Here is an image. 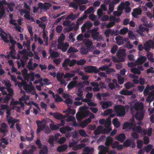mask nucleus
Segmentation results:
<instances>
[{"instance_id":"nucleus-1","label":"nucleus","mask_w":154,"mask_h":154,"mask_svg":"<svg viewBox=\"0 0 154 154\" xmlns=\"http://www.w3.org/2000/svg\"><path fill=\"white\" fill-rule=\"evenodd\" d=\"M114 109L117 116L122 117L125 114V107L122 105H118L115 106Z\"/></svg>"},{"instance_id":"nucleus-2","label":"nucleus","mask_w":154,"mask_h":154,"mask_svg":"<svg viewBox=\"0 0 154 154\" xmlns=\"http://www.w3.org/2000/svg\"><path fill=\"white\" fill-rule=\"evenodd\" d=\"M98 27L92 29L93 32L91 34V37L94 40L97 41H100L103 39L101 35H100L99 32H98Z\"/></svg>"},{"instance_id":"nucleus-3","label":"nucleus","mask_w":154,"mask_h":154,"mask_svg":"<svg viewBox=\"0 0 154 154\" xmlns=\"http://www.w3.org/2000/svg\"><path fill=\"white\" fill-rule=\"evenodd\" d=\"M136 123L134 119L132 118L129 120V122H125L122 127V129H126L128 128L129 130L132 129L133 126L136 125Z\"/></svg>"},{"instance_id":"nucleus-4","label":"nucleus","mask_w":154,"mask_h":154,"mask_svg":"<svg viewBox=\"0 0 154 154\" xmlns=\"http://www.w3.org/2000/svg\"><path fill=\"white\" fill-rule=\"evenodd\" d=\"M84 69L85 70V72L89 73H94L97 74L100 72L99 70L96 66H88L85 67Z\"/></svg>"},{"instance_id":"nucleus-5","label":"nucleus","mask_w":154,"mask_h":154,"mask_svg":"<svg viewBox=\"0 0 154 154\" xmlns=\"http://www.w3.org/2000/svg\"><path fill=\"white\" fill-rule=\"evenodd\" d=\"M8 127L7 125L4 123H2L1 125V128H0V133L3 134L2 137H4L7 135V133L8 132V131L7 129Z\"/></svg>"},{"instance_id":"nucleus-6","label":"nucleus","mask_w":154,"mask_h":154,"mask_svg":"<svg viewBox=\"0 0 154 154\" xmlns=\"http://www.w3.org/2000/svg\"><path fill=\"white\" fill-rule=\"evenodd\" d=\"M38 5L40 9L44 10L46 11L49 9L52 5L49 2H45L44 4L40 2L38 4Z\"/></svg>"},{"instance_id":"nucleus-7","label":"nucleus","mask_w":154,"mask_h":154,"mask_svg":"<svg viewBox=\"0 0 154 154\" xmlns=\"http://www.w3.org/2000/svg\"><path fill=\"white\" fill-rule=\"evenodd\" d=\"M126 50L124 49L119 50L116 53V55L118 58H124L125 59L126 56Z\"/></svg>"},{"instance_id":"nucleus-8","label":"nucleus","mask_w":154,"mask_h":154,"mask_svg":"<svg viewBox=\"0 0 154 154\" xmlns=\"http://www.w3.org/2000/svg\"><path fill=\"white\" fill-rule=\"evenodd\" d=\"M142 12L141 8H134L133 9V12H132L131 14L133 17L135 18H137V16L141 14Z\"/></svg>"},{"instance_id":"nucleus-9","label":"nucleus","mask_w":154,"mask_h":154,"mask_svg":"<svg viewBox=\"0 0 154 154\" xmlns=\"http://www.w3.org/2000/svg\"><path fill=\"white\" fill-rule=\"evenodd\" d=\"M146 60V58L145 56H141L135 61V63L137 65H141L143 64Z\"/></svg>"},{"instance_id":"nucleus-10","label":"nucleus","mask_w":154,"mask_h":154,"mask_svg":"<svg viewBox=\"0 0 154 154\" xmlns=\"http://www.w3.org/2000/svg\"><path fill=\"white\" fill-rule=\"evenodd\" d=\"M80 15V13H78L76 14H74L73 13H71L68 15L66 18L67 20L71 19L72 21L74 20L75 19L77 18Z\"/></svg>"},{"instance_id":"nucleus-11","label":"nucleus","mask_w":154,"mask_h":154,"mask_svg":"<svg viewBox=\"0 0 154 154\" xmlns=\"http://www.w3.org/2000/svg\"><path fill=\"white\" fill-rule=\"evenodd\" d=\"M80 15V13H78L76 14H74L73 13H71L68 15L66 18L67 20L71 19L72 21L74 20L75 19L77 18Z\"/></svg>"},{"instance_id":"nucleus-12","label":"nucleus","mask_w":154,"mask_h":154,"mask_svg":"<svg viewBox=\"0 0 154 154\" xmlns=\"http://www.w3.org/2000/svg\"><path fill=\"white\" fill-rule=\"evenodd\" d=\"M60 46L58 47V49H61L63 52H66L69 46V44L68 43H65L64 44H60Z\"/></svg>"},{"instance_id":"nucleus-13","label":"nucleus","mask_w":154,"mask_h":154,"mask_svg":"<svg viewBox=\"0 0 154 154\" xmlns=\"http://www.w3.org/2000/svg\"><path fill=\"white\" fill-rule=\"evenodd\" d=\"M151 40H149L146 41L144 44V49L146 51H149L151 48V42L150 41Z\"/></svg>"},{"instance_id":"nucleus-14","label":"nucleus","mask_w":154,"mask_h":154,"mask_svg":"<svg viewBox=\"0 0 154 154\" xmlns=\"http://www.w3.org/2000/svg\"><path fill=\"white\" fill-rule=\"evenodd\" d=\"M100 104L103 109H105L111 106L112 103L111 101H102L100 103Z\"/></svg>"},{"instance_id":"nucleus-15","label":"nucleus","mask_w":154,"mask_h":154,"mask_svg":"<svg viewBox=\"0 0 154 154\" xmlns=\"http://www.w3.org/2000/svg\"><path fill=\"white\" fill-rule=\"evenodd\" d=\"M115 139L120 142L122 143L126 139L125 135L124 134H120L116 136L115 137Z\"/></svg>"},{"instance_id":"nucleus-16","label":"nucleus","mask_w":154,"mask_h":154,"mask_svg":"<svg viewBox=\"0 0 154 154\" xmlns=\"http://www.w3.org/2000/svg\"><path fill=\"white\" fill-rule=\"evenodd\" d=\"M98 148L100 149V151L103 154H106V153L109 152V148L108 147H105L103 145H100L98 146Z\"/></svg>"},{"instance_id":"nucleus-17","label":"nucleus","mask_w":154,"mask_h":154,"mask_svg":"<svg viewBox=\"0 0 154 154\" xmlns=\"http://www.w3.org/2000/svg\"><path fill=\"white\" fill-rule=\"evenodd\" d=\"M38 122L39 123H41V122L40 121H38V122L37 121L36 122V124L38 125V128L37 129V133L38 134L39 133L42 131L46 127V125L45 124H43L42 125H39Z\"/></svg>"},{"instance_id":"nucleus-18","label":"nucleus","mask_w":154,"mask_h":154,"mask_svg":"<svg viewBox=\"0 0 154 154\" xmlns=\"http://www.w3.org/2000/svg\"><path fill=\"white\" fill-rule=\"evenodd\" d=\"M154 100V90L150 92L147 97L146 100L148 102H150Z\"/></svg>"},{"instance_id":"nucleus-19","label":"nucleus","mask_w":154,"mask_h":154,"mask_svg":"<svg viewBox=\"0 0 154 154\" xmlns=\"http://www.w3.org/2000/svg\"><path fill=\"white\" fill-rule=\"evenodd\" d=\"M78 81L76 80H73L71 81L68 85L67 88L69 89H71L75 87L77 85Z\"/></svg>"},{"instance_id":"nucleus-20","label":"nucleus","mask_w":154,"mask_h":154,"mask_svg":"<svg viewBox=\"0 0 154 154\" xmlns=\"http://www.w3.org/2000/svg\"><path fill=\"white\" fill-rule=\"evenodd\" d=\"M8 34L5 32H3L2 33H0V36L1 37L3 41L7 43H8L9 42L8 39Z\"/></svg>"},{"instance_id":"nucleus-21","label":"nucleus","mask_w":154,"mask_h":154,"mask_svg":"<svg viewBox=\"0 0 154 154\" xmlns=\"http://www.w3.org/2000/svg\"><path fill=\"white\" fill-rule=\"evenodd\" d=\"M119 93L124 95H130L133 94V91L132 90L128 91L122 89L120 91Z\"/></svg>"},{"instance_id":"nucleus-22","label":"nucleus","mask_w":154,"mask_h":154,"mask_svg":"<svg viewBox=\"0 0 154 154\" xmlns=\"http://www.w3.org/2000/svg\"><path fill=\"white\" fill-rule=\"evenodd\" d=\"M144 112L143 111H141L139 112L136 113L135 115L136 118L139 121H141L144 117Z\"/></svg>"},{"instance_id":"nucleus-23","label":"nucleus","mask_w":154,"mask_h":154,"mask_svg":"<svg viewBox=\"0 0 154 154\" xmlns=\"http://www.w3.org/2000/svg\"><path fill=\"white\" fill-rule=\"evenodd\" d=\"M103 127L102 126H98L94 132V134L95 136H97L100 134H102V129Z\"/></svg>"},{"instance_id":"nucleus-24","label":"nucleus","mask_w":154,"mask_h":154,"mask_svg":"<svg viewBox=\"0 0 154 154\" xmlns=\"http://www.w3.org/2000/svg\"><path fill=\"white\" fill-rule=\"evenodd\" d=\"M123 38L122 36L118 35L115 38L116 43L119 45H122L124 44Z\"/></svg>"},{"instance_id":"nucleus-25","label":"nucleus","mask_w":154,"mask_h":154,"mask_svg":"<svg viewBox=\"0 0 154 154\" xmlns=\"http://www.w3.org/2000/svg\"><path fill=\"white\" fill-rule=\"evenodd\" d=\"M68 148V146L66 144H63L59 146L57 148V150L59 152H63L67 149Z\"/></svg>"},{"instance_id":"nucleus-26","label":"nucleus","mask_w":154,"mask_h":154,"mask_svg":"<svg viewBox=\"0 0 154 154\" xmlns=\"http://www.w3.org/2000/svg\"><path fill=\"white\" fill-rule=\"evenodd\" d=\"M87 17V15L85 14L83 16L79 18L76 21V24L79 26L80 23L81 24L83 23V20L86 19Z\"/></svg>"},{"instance_id":"nucleus-27","label":"nucleus","mask_w":154,"mask_h":154,"mask_svg":"<svg viewBox=\"0 0 154 154\" xmlns=\"http://www.w3.org/2000/svg\"><path fill=\"white\" fill-rule=\"evenodd\" d=\"M83 43L88 48L93 45L92 42L89 39H85L83 40Z\"/></svg>"},{"instance_id":"nucleus-28","label":"nucleus","mask_w":154,"mask_h":154,"mask_svg":"<svg viewBox=\"0 0 154 154\" xmlns=\"http://www.w3.org/2000/svg\"><path fill=\"white\" fill-rule=\"evenodd\" d=\"M113 141V140L112 138L110 137L109 136H108L106 138L105 144L106 146H109L111 145Z\"/></svg>"},{"instance_id":"nucleus-29","label":"nucleus","mask_w":154,"mask_h":154,"mask_svg":"<svg viewBox=\"0 0 154 154\" xmlns=\"http://www.w3.org/2000/svg\"><path fill=\"white\" fill-rule=\"evenodd\" d=\"M10 11L12 12L14 11V7L15 6V3L13 2H11L10 3H8L7 5Z\"/></svg>"},{"instance_id":"nucleus-30","label":"nucleus","mask_w":154,"mask_h":154,"mask_svg":"<svg viewBox=\"0 0 154 154\" xmlns=\"http://www.w3.org/2000/svg\"><path fill=\"white\" fill-rule=\"evenodd\" d=\"M133 131H136L139 133H140L142 131V128L139 126L136 127V125L133 126L132 128Z\"/></svg>"},{"instance_id":"nucleus-31","label":"nucleus","mask_w":154,"mask_h":154,"mask_svg":"<svg viewBox=\"0 0 154 154\" xmlns=\"http://www.w3.org/2000/svg\"><path fill=\"white\" fill-rule=\"evenodd\" d=\"M85 145V143H81L74 146L73 148V149L75 151L77 150L84 147Z\"/></svg>"},{"instance_id":"nucleus-32","label":"nucleus","mask_w":154,"mask_h":154,"mask_svg":"<svg viewBox=\"0 0 154 154\" xmlns=\"http://www.w3.org/2000/svg\"><path fill=\"white\" fill-rule=\"evenodd\" d=\"M63 115L61 113H59L58 112H56L54 116V117L57 120L63 119Z\"/></svg>"},{"instance_id":"nucleus-33","label":"nucleus","mask_w":154,"mask_h":154,"mask_svg":"<svg viewBox=\"0 0 154 154\" xmlns=\"http://www.w3.org/2000/svg\"><path fill=\"white\" fill-rule=\"evenodd\" d=\"M83 26H85L87 29H89L92 26L93 24L90 21H88L83 24Z\"/></svg>"},{"instance_id":"nucleus-34","label":"nucleus","mask_w":154,"mask_h":154,"mask_svg":"<svg viewBox=\"0 0 154 154\" xmlns=\"http://www.w3.org/2000/svg\"><path fill=\"white\" fill-rule=\"evenodd\" d=\"M113 61L115 63H119L121 62H123L125 61V59L124 58H118V59L115 57H112Z\"/></svg>"},{"instance_id":"nucleus-35","label":"nucleus","mask_w":154,"mask_h":154,"mask_svg":"<svg viewBox=\"0 0 154 154\" xmlns=\"http://www.w3.org/2000/svg\"><path fill=\"white\" fill-rule=\"evenodd\" d=\"M79 5L85 4L88 2V0H73Z\"/></svg>"},{"instance_id":"nucleus-36","label":"nucleus","mask_w":154,"mask_h":154,"mask_svg":"<svg viewBox=\"0 0 154 154\" xmlns=\"http://www.w3.org/2000/svg\"><path fill=\"white\" fill-rule=\"evenodd\" d=\"M131 72L140 75L141 74L140 71L137 68L134 67L131 69Z\"/></svg>"},{"instance_id":"nucleus-37","label":"nucleus","mask_w":154,"mask_h":154,"mask_svg":"<svg viewBox=\"0 0 154 154\" xmlns=\"http://www.w3.org/2000/svg\"><path fill=\"white\" fill-rule=\"evenodd\" d=\"M113 110L111 109H108L105 110L103 114L104 116H106L110 115L113 112Z\"/></svg>"},{"instance_id":"nucleus-38","label":"nucleus","mask_w":154,"mask_h":154,"mask_svg":"<svg viewBox=\"0 0 154 154\" xmlns=\"http://www.w3.org/2000/svg\"><path fill=\"white\" fill-rule=\"evenodd\" d=\"M82 118H84L88 116L90 113V111L88 110H86L81 112Z\"/></svg>"},{"instance_id":"nucleus-39","label":"nucleus","mask_w":154,"mask_h":154,"mask_svg":"<svg viewBox=\"0 0 154 154\" xmlns=\"http://www.w3.org/2000/svg\"><path fill=\"white\" fill-rule=\"evenodd\" d=\"M65 36L64 34H62L58 39V41L59 44L63 43V41L65 40Z\"/></svg>"},{"instance_id":"nucleus-40","label":"nucleus","mask_w":154,"mask_h":154,"mask_svg":"<svg viewBox=\"0 0 154 154\" xmlns=\"http://www.w3.org/2000/svg\"><path fill=\"white\" fill-rule=\"evenodd\" d=\"M137 147L138 149H140L143 145V141L140 140H138L137 141Z\"/></svg>"},{"instance_id":"nucleus-41","label":"nucleus","mask_w":154,"mask_h":154,"mask_svg":"<svg viewBox=\"0 0 154 154\" xmlns=\"http://www.w3.org/2000/svg\"><path fill=\"white\" fill-rule=\"evenodd\" d=\"M118 82L120 85H122L124 82V79L120 75H119L118 76Z\"/></svg>"},{"instance_id":"nucleus-42","label":"nucleus","mask_w":154,"mask_h":154,"mask_svg":"<svg viewBox=\"0 0 154 154\" xmlns=\"http://www.w3.org/2000/svg\"><path fill=\"white\" fill-rule=\"evenodd\" d=\"M112 130L111 128H105L102 129V134H107Z\"/></svg>"},{"instance_id":"nucleus-43","label":"nucleus","mask_w":154,"mask_h":154,"mask_svg":"<svg viewBox=\"0 0 154 154\" xmlns=\"http://www.w3.org/2000/svg\"><path fill=\"white\" fill-rule=\"evenodd\" d=\"M88 52V48L86 47H83L80 50V52L82 54H86Z\"/></svg>"},{"instance_id":"nucleus-44","label":"nucleus","mask_w":154,"mask_h":154,"mask_svg":"<svg viewBox=\"0 0 154 154\" xmlns=\"http://www.w3.org/2000/svg\"><path fill=\"white\" fill-rule=\"evenodd\" d=\"M131 142L129 139H127L124 143L123 145L125 147H129L131 145Z\"/></svg>"},{"instance_id":"nucleus-45","label":"nucleus","mask_w":154,"mask_h":154,"mask_svg":"<svg viewBox=\"0 0 154 154\" xmlns=\"http://www.w3.org/2000/svg\"><path fill=\"white\" fill-rule=\"evenodd\" d=\"M145 27H143L141 26H140L139 27V30L137 32L141 35H142L143 32L145 31Z\"/></svg>"},{"instance_id":"nucleus-46","label":"nucleus","mask_w":154,"mask_h":154,"mask_svg":"<svg viewBox=\"0 0 154 154\" xmlns=\"http://www.w3.org/2000/svg\"><path fill=\"white\" fill-rule=\"evenodd\" d=\"M70 61V60L69 58H67L65 60L63 63L62 66L63 67H66L69 64V63Z\"/></svg>"},{"instance_id":"nucleus-47","label":"nucleus","mask_w":154,"mask_h":154,"mask_svg":"<svg viewBox=\"0 0 154 154\" xmlns=\"http://www.w3.org/2000/svg\"><path fill=\"white\" fill-rule=\"evenodd\" d=\"M54 138L53 136L51 135L48 140V142L52 146H54Z\"/></svg>"},{"instance_id":"nucleus-48","label":"nucleus","mask_w":154,"mask_h":154,"mask_svg":"<svg viewBox=\"0 0 154 154\" xmlns=\"http://www.w3.org/2000/svg\"><path fill=\"white\" fill-rule=\"evenodd\" d=\"M152 148V145L151 144H149L146 145L144 148V150L147 153H148Z\"/></svg>"},{"instance_id":"nucleus-49","label":"nucleus","mask_w":154,"mask_h":154,"mask_svg":"<svg viewBox=\"0 0 154 154\" xmlns=\"http://www.w3.org/2000/svg\"><path fill=\"white\" fill-rule=\"evenodd\" d=\"M149 87V85H146V87L144 89L143 92V95L145 96H147L148 94H149V89L148 88V87Z\"/></svg>"},{"instance_id":"nucleus-50","label":"nucleus","mask_w":154,"mask_h":154,"mask_svg":"<svg viewBox=\"0 0 154 154\" xmlns=\"http://www.w3.org/2000/svg\"><path fill=\"white\" fill-rule=\"evenodd\" d=\"M128 35L130 39L134 40L136 38L135 35L133 34V32L131 30L128 32Z\"/></svg>"},{"instance_id":"nucleus-51","label":"nucleus","mask_w":154,"mask_h":154,"mask_svg":"<svg viewBox=\"0 0 154 154\" xmlns=\"http://www.w3.org/2000/svg\"><path fill=\"white\" fill-rule=\"evenodd\" d=\"M112 30L110 29H106L104 32V34L106 37L108 38L109 37L110 34H111Z\"/></svg>"},{"instance_id":"nucleus-52","label":"nucleus","mask_w":154,"mask_h":154,"mask_svg":"<svg viewBox=\"0 0 154 154\" xmlns=\"http://www.w3.org/2000/svg\"><path fill=\"white\" fill-rule=\"evenodd\" d=\"M128 29L127 28L124 27L120 30L119 33L120 34L124 35L126 34L128 31Z\"/></svg>"},{"instance_id":"nucleus-53","label":"nucleus","mask_w":154,"mask_h":154,"mask_svg":"<svg viewBox=\"0 0 154 154\" xmlns=\"http://www.w3.org/2000/svg\"><path fill=\"white\" fill-rule=\"evenodd\" d=\"M126 88L128 89L133 86V85L131 82H128L124 84Z\"/></svg>"},{"instance_id":"nucleus-54","label":"nucleus","mask_w":154,"mask_h":154,"mask_svg":"<svg viewBox=\"0 0 154 154\" xmlns=\"http://www.w3.org/2000/svg\"><path fill=\"white\" fill-rule=\"evenodd\" d=\"M85 63L86 61L84 59H81L77 61H76V64L78 65H83Z\"/></svg>"},{"instance_id":"nucleus-55","label":"nucleus","mask_w":154,"mask_h":154,"mask_svg":"<svg viewBox=\"0 0 154 154\" xmlns=\"http://www.w3.org/2000/svg\"><path fill=\"white\" fill-rule=\"evenodd\" d=\"M48 149L46 146H45L44 149H41L39 152L40 154H45L47 153Z\"/></svg>"},{"instance_id":"nucleus-56","label":"nucleus","mask_w":154,"mask_h":154,"mask_svg":"<svg viewBox=\"0 0 154 154\" xmlns=\"http://www.w3.org/2000/svg\"><path fill=\"white\" fill-rule=\"evenodd\" d=\"M118 46L116 45H114L113 46L111 50V53L113 54H114L118 49Z\"/></svg>"},{"instance_id":"nucleus-57","label":"nucleus","mask_w":154,"mask_h":154,"mask_svg":"<svg viewBox=\"0 0 154 154\" xmlns=\"http://www.w3.org/2000/svg\"><path fill=\"white\" fill-rule=\"evenodd\" d=\"M78 51L75 48H74L71 46L69 48L67 51V53H71L72 52L76 53Z\"/></svg>"},{"instance_id":"nucleus-58","label":"nucleus","mask_w":154,"mask_h":154,"mask_svg":"<svg viewBox=\"0 0 154 154\" xmlns=\"http://www.w3.org/2000/svg\"><path fill=\"white\" fill-rule=\"evenodd\" d=\"M69 6L70 7L74 8L76 10L78 9V5H76L74 2H71Z\"/></svg>"},{"instance_id":"nucleus-59","label":"nucleus","mask_w":154,"mask_h":154,"mask_svg":"<svg viewBox=\"0 0 154 154\" xmlns=\"http://www.w3.org/2000/svg\"><path fill=\"white\" fill-rule=\"evenodd\" d=\"M79 133L81 136L84 137H86L88 135L85 131L82 129L80 130L79 131Z\"/></svg>"},{"instance_id":"nucleus-60","label":"nucleus","mask_w":154,"mask_h":154,"mask_svg":"<svg viewBox=\"0 0 154 154\" xmlns=\"http://www.w3.org/2000/svg\"><path fill=\"white\" fill-rule=\"evenodd\" d=\"M94 10V8L93 7H90L84 12V13L89 14L93 12Z\"/></svg>"},{"instance_id":"nucleus-61","label":"nucleus","mask_w":154,"mask_h":154,"mask_svg":"<svg viewBox=\"0 0 154 154\" xmlns=\"http://www.w3.org/2000/svg\"><path fill=\"white\" fill-rule=\"evenodd\" d=\"M7 121L9 125H10L11 124V125L10 126V128L12 129H14L15 123H13L12 120L10 118L8 119Z\"/></svg>"},{"instance_id":"nucleus-62","label":"nucleus","mask_w":154,"mask_h":154,"mask_svg":"<svg viewBox=\"0 0 154 154\" xmlns=\"http://www.w3.org/2000/svg\"><path fill=\"white\" fill-rule=\"evenodd\" d=\"M50 126L51 129L52 131H54L58 129L59 127L55 125L50 124Z\"/></svg>"},{"instance_id":"nucleus-63","label":"nucleus","mask_w":154,"mask_h":154,"mask_svg":"<svg viewBox=\"0 0 154 154\" xmlns=\"http://www.w3.org/2000/svg\"><path fill=\"white\" fill-rule=\"evenodd\" d=\"M75 75L74 74H72L69 73H66L65 74L64 78L66 79L69 78H72Z\"/></svg>"},{"instance_id":"nucleus-64","label":"nucleus","mask_w":154,"mask_h":154,"mask_svg":"<svg viewBox=\"0 0 154 154\" xmlns=\"http://www.w3.org/2000/svg\"><path fill=\"white\" fill-rule=\"evenodd\" d=\"M64 102L68 105H71L73 103V101L71 99L68 98L66 99V100L64 101Z\"/></svg>"}]
</instances>
